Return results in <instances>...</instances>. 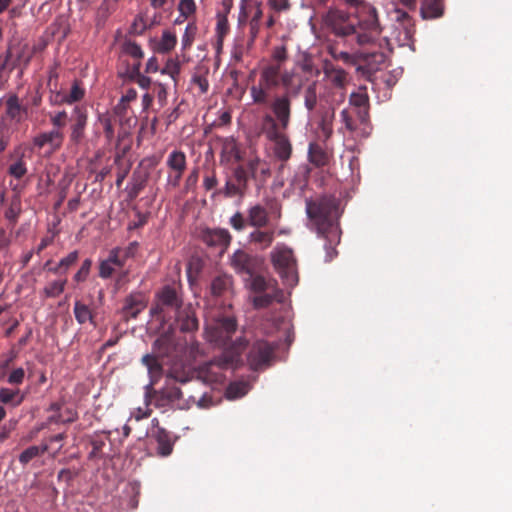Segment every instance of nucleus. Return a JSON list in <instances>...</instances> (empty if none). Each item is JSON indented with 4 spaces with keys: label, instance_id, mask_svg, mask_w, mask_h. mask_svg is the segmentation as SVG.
I'll list each match as a JSON object with an SVG mask.
<instances>
[{
    "label": "nucleus",
    "instance_id": "nucleus-1",
    "mask_svg": "<svg viewBox=\"0 0 512 512\" xmlns=\"http://www.w3.org/2000/svg\"><path fill=\"white\" fill-rule=\"evenodd\" d=\"M322 20L324 26L352 50L372 44L381 33L373 7H362L357 25L348 13L339 9H329Z\"/></svg>",
    "mask_w": 512,
    "mask_h": 512
},
{
    "label": "nucleus",
    "instance_id": "nucleus-2",
    "mask_svg": "<svg viewBox=\"0 0 512 512\" xmlns=\"http://www.w3.org/2000/svg\"><path fill=\"white\" fill-rule=\"evenodd\" d=\"M306 213L318 236L325 240L326 260L331 261L336 255V246L340 242L338 225L339 203L332 195H320L306 199Z\"/></svg>",
    "mask_w": 512,
    "mask_h": 512
},
{
    "label": "nucleus",
    "instance_id": "nucleus-3",
    "mask_svg": "<svg viewBox=\"0 0 512 512\" xmlns=\"http://www.w3.org/2000/svg\"><path fill=\"white\" fill-rule=\"evenodd\" d=\"M291 111L289 102L284 98L273 103L272 114L263 116V131L268 140L274 143L275 157L286 162L292 154V145L289 138L283 133L290 124Z\"/></svg>",
    "mask_w": 512,
    "mask_h": 512
},
{
    "label": "nucleus",
    "instance_id": "nucleus-4",
    "mask_svg": "<svg viewBox=\"0 0 512 512\" xmlns=\"http://www.w3.org/2000/svg\"><path fill=\"white\" fill-rule=\"evenodd\" d=\"M280 86V64H269L260 71L257 84L250 87L252 101L256 105L269 107L272 111L273 103L280 98H286L291 110V99L288 94L274 96Z\"/></svg>",
    "mask_w": 512,
    "mask_h": 512
},
{
    "label": "nucleus",
    "instance_id": "nucleus-5",
    "mask_svg": "<svg viewBox=\"0 0 512 512\" xmlns=\"http://www.w3.org/2000/svg\"><path fill=\"white\" fill-rule=\"evenodd\" d=\"M244 351L243 343H238L218 358L201 365L197 370V378L206 384H221L225 380V370L233 367L239 361Z\"/></svg>",
    "mask_w": 512,
    "mask_h": 512
},
{
    "label": "nucleus",
    "instance_id": "nucleus-6",
    "mask_svg": "<svg viewBox=\"0 0 512 512\" xmlns=\"http://www.w3.org/2000/svg\"><path fill=\"white\" fill-rule=\"evenodd\" d=\"M323 73L329 81V86L325 88L320 100L331 105H341L346 99V88L350 80L348 73L329 60L323 63Z\"/></svg>",
    "mask_w": 512,
    "mask_h": 512
},
{
    "label": "nucleus",
    "instance_id": "nucleus-7",
    "mask_svg": "<svg viewBox=\"0 0 512 512\" xmlns=\"http://www.w3.org/2000/svg\"><path fill=\"white\" fill-rule=\"evenodd\" d=\"M237 329L236 320L233 317H222L207 324L205 333L207 340L219 348H223V353L232 350L238 343H243L246 348V341L237 339L232 341V337Z\"/></svg>",
    "mask_w": 512,
    "mask_h": 512
},
{
    "label": "nucleus",
    "instance_id": "nucleus-8",
    "mask_svg": "<svg viewBox=\"0 0 512 512\" xmlns=\"http://www.w3.org/2000/svg\"><path fill=\"white\" fill-rule=\"evenodd\" d=\"M184 306L180 286L165 285L156 293L155 305L151 308V313L163 320L171 319L172 315Z\"/></svg>",
    "mask_w": 512,
    "mask_h": 512
},
{
    "label": "nucleus",
    "instance_id": "nucleus-9",
    "mask_svg": "<svg viewBox=\"0 0 512 512\" xmlns=\"http://www.w3.org/2000/svg\"><path fill=\"white\" fill-rule=\"evenodd\" d=\"M282 217V206L276 198H265V204L257 203L247 209V223L252 228H266Z\"/></svg>",
    "mask_w": 512,
    "mask_h": 512
},
{
    "label": "nucleus",
    "instance_id": "nucleus-10",
    "mask_svg": "<svg viewBox=\"0 0 512 512\" xmlns=\"http://www.w3.org/2000/svg\"><path fill=\"white\" fill-rule=\"evenodd\" d=\"M272 263L287 287L298 283L296 259L292 249L286 246H276L271 253Z\"/></svg>",
    "mask_w": 512,
    "mask_h": 512
},
{
    "label": "nucleus",
    "instance_id": "nucleus-11",
    "mask_svg": "<svg viewBox=\"0 0 512 512\" xmlns=\"http://www.w3.org/2000/svg\"><path fill=\"white\" fill-rule=\"evenodd\" d=\"M64 132L60 130L43 131L32 138L33 149L51 156L61 149L64 142Z\"/></svg>",
    "mask_w": 512,
    "mask_h": 512
},
{
    "label": "nucleus",
    "instance_id": "nucleus-12",
    "mask_svg": "<svg viewBox=\"0 0 512 512\" xmlns=\"http://www.w3.org/2000/svg\"><path fill=\"white\" fill-rule=\"evenodd\" d=\"M69 142L78 146L85 139V131L88 123V109L84 105H76L69 118Z\"/></svg>",
    "mask_w": 512,
    "mask_h": 512
},
{
    "label": "nucleus",
    "instance_id": "nucleus-13",
    "mask_svg": "<svg viewBox=\"0 0 512 512\" xmlns=\"http://www.w3.org/2000/svg\"><path fill=\"white\" fill-rule=\"evenodd\" d=\"M230 264L237 274L246 278L258 273L262 262L257 256L238 249L231 256Z\"/></svg>",
    "mask_w": 512,
    "mask_h": 512
},
{
    "label": "nucleus",
    "instance_id": "nucleus-14",
    "mask_svg": "<svg viewBox=\"0 0 512 512\" xmlns=\"http://www.w3.org/2000/svg\"><path fill=\"white\" fill-rule=\"evenodd\" d=\"M248 188V172L244 165H238L232 171V175L227 178L223 190L219 191L225 197H243Z\"/></svg>",
    "mask_w": 512,
    "mask_h": 512
},
{
    "label": "nucleus",
    "instance_id": "nucleus-15",
    "mask_svg": "<svg viewBox=\"0 0 512 512\" xmlns=\"http://www.w3.org/2000/svg\"><path fill=\"white\" fill-rule=\"evenodd\" d=\"M232 8L233 0H222L220 8L216 12L215 37L218 51L222 49L224 39L230 32L228 15Z\"/></svg>",
    "mask_w": 512,
    "mask_h": 512
},
{
    "label": "nucleus",
    "instance_id": "nucleus-16",
    "mask_svg": "<svg viewBox=\"0 0 512 512\" xmlns=\"http://www.w3.org/2000/svg\"><path fill=\"white\" fill-rule=\"evenodd\" d=\"M199 238L208 247L219 249L223 253L230 245L232 236L224 228H205L201 230Z\"/></svg>",
    "mask_w": 512,
    "mask_h": 512
},
{
    "label": "nucleus",
    "instance_id": "nucleus-17",
    "mask_svg": "<svg viewBox=\"0 0 512 512\" xmlns=\"http://www.w3.org/2000/svg\"><path fill=\"white\" fill-rule=\"evenodd\" d=\"M274 352V347L267 341L258 340L256 341L248 354V362L252 369L258 370L262 366L266 365Z\"/></svg>",
    "mask_w": 512,
    "mask_h": 512
},
{
    "label": "nucleus",
    "instance_id": "nucleus-18",
    "mask_svg": "<svg viewBox=\"0 0 512 512\" xmlns=\"http://www.w3.org/2000/svg\"><path fill=\"white\" fill-rule=\"evenodd\" d=\"M7 174L16 180H21L28 173L25 160V149L22 145L16 146L8 155Z\"/></svg>",
    "mask_w": 512,
    "mask_h": 512
},
{
    "label": "nucleus",
    "instance_id": "nucleus-19",
    "mask_svg": "<svg viewBox=\"0 0 512 512\" xmlns=\"http://www.w3.org/2000/svg\"><path fill=\"white\" fill-rule=\"evenodd\" d=\"M6 204L4 218L7 221V228L12 230L22 213V201L19 193H14L10 198L5 199V194H0V205Z\"/></svg>",
    "mask_w": 512,
    "mask_h": 512
},
{
    "label": "nucleus",
    "instance_id": "nucleus-20",
    "mask_svg": "<svg viewBox=\"0 0 512 512\" xmlns=\"http://www.w3.org/2000/svg\"><path fill=\"white\" fill-rule=\"evenodd\" d=\"M28 108L22 105L19 97L16 94H11L5 101V114L1 118L0 124L4 127V118L15 122L16 124L21 123L27 116Z\"/></svg>",
    "mask_w": 512,
    "mask_h": 512
},
{
    "label": "nucleus",
    "instance_id": "nucleus-21",
    "mask_svg": "<svg viewBox=\"0 0 512 512\" xmlns=\"http://www.w3.org/2000/svg\"><path fill=\"white\" fill-rule=\"evenodd\" d=\"M338 105H331L330 103H325L320 107V120L318 123V127L320 129L321 137L323 141H328L334 132L333 124L335 120V109Z\"/></svg>",
    "mask_w": 512,
    "mask_h": 512
},
{
    "label": "nucleus",
    "instance_id": "nucleus-22",
    "mask_svg": "<svg viewBox=\"0 0 512 512\" xmlns=\"http://www.w3.org/2000/svg\"><path fill=\"white\" fill-rule=\"evenodd\" d=\"M349 104L356 109L357 118L361 123L369 120V96L364 86L358 88L357 91L351 93Z\"/></svg>",
    "mask_w": 512,
    "mask_h": 512
},
{
    "label": "nucleus",
    "instance_id": "nucleus-23",
    "mask_svg": "<svg viewBox=\"0 0 512 512\" xmlns=\"http://www.w3.org/2000/svg\"><path fill=\"white\" fill-rule=\"evenodd\" d=\"M172 318L175 319L177 327L182 332H193L198 329L199 322L195 314L193 307L188 304L177 311Z\"/></svg>",
    "mask_w": 512,
    "mask_h": 512
},
{
    "label": "nucleus",
    "instance_id": "nucleus-24",
    "mask_svg": "<svg viewBox=\"0 0 512 512\" xmlns=\"http://www.w3.org/2000/svg\"><path fill=\"white\" fill-rule=\"evenodd\" d=\"M146 306L147 303L142 293H131L125 298L121 311L124 320L136 319Z\"/></svg>",
    "mask_w": 512,
    "mask_h": 512
},
{
    "label": "nucleus",
    "instance_id": "nucleus-25",
    "mask_svg": "<svg viewBox=\"0 0 512 512\" xmlns=\"http://www.w3.org/2000/svg\"><path fill=\"white\" fill-rule=\"evenodd\" d=\"M153 398L157 407H167L182 398V391L175 384H166L161 390L153 391Z\"/></svg>",
    "mask_w": 512,
    "mask_h": 512
},
{
    "label": "nucleus",
    "instance_id": "nucleus-26",
    "mask_svg": "<svg viewBox=\"0 0 512 512\" xmlns=\"http://www.w3.org/2000/svg\"><path fill=\"white\" fill-rule=\"evenodd\" d=\"M150 438L157 443V454L159 456L167 457L172 453L174 442L170 432L162 427H157V429L151 430Z\"/></svg>",
    "mask_w": 512,
    "mask_h": 512
},
{
    "label": "nucleus",
    "instance_id": "nucleus-27",
    "mask_svg": "<svg viewBox=\"0 0 512 512\" xmlns=\"http://www.w3.org/2000/svg\"><path fill=\"white\" fill-rule=\"evenodd\" d=\"M275 228L268 226L266 228H254L249 234L248 240L261 250L269 248L275 240Z\"/></svg>",
    "mask_w": 512,
    "mask_h": 512
},
{
    "label": "nucleus",
    "instance_id": "nucleus-28",
    "mask_svg": "<svg viewBox=\"0 0 512 512\" xmlns=\"http://www.w3.org/2000/svg\"><path fill=\"white\" fill-rule=\"evenodd\" d=\"M304 79L299 73L293 71L280 72V85L286 89V93L289 97L296 96L299 94L303 87Z\"/></svg>",
    "mask_w": 512,
    "mask_h": 512
},
{
    "label": "nucleus",
    "instance_id": "nucleus-29",
    "mask_svg": "<svg viewBox=\"0 0 512 512\" xmlns=\"http://www.w3.org/2000/svg\"><path fill=\"white\" fill-rule=\"evenodd\" d=\"M284 301V293L277 286L272 287L270 291L262 292L253 297V305L257 309L266 308L273 302L281 303Z\"/></svg>",
    "mask_w": 512,
    "mask_h": 512
},
{
    "label": "nucleus",
    "instance_id": "nucleus-30",
    "mask_svg": "<svg viewBox=\"0 0 512 512\" xmlns=\"http://www.w3.org/2000/svg\"><path fill=\"white\" fill-rule=\"evenodd\" d=\"M177 44V35L175 32L170 29H165L162 31L161 36L154 40L153 42V50L158 54H168Z\"/></svg>",
    "mask_w": 512,
    "mask_h": 512
},
{
    "label": "nucleus",
    "instance_id": "nucleus-31",
    "mask_svg": "<svg viewBox=\"0 0 512 512\" xmlns=\"http://www.w3.org/2000/svg\"><path fill=\"white\" fill-rule=\"evenodd\" d=\"M233 279L230 275L216 276L211 282V293L215 297L226 296L232 291Z\"/></svg>",
    "mask_w": 512,
    "mask_h": 512
},
{
    "label": "nucleus",
    "instance_id": "nucleus-32",
    "mask_svg": "<svg viewBox=\"0 0 512 512\" xmlns=\"http://www.w3.org/2000/svg\"><path fill=\"white\" fill-rule=\"evenodd\" d=\"M73 312L75 319L79 324L83 325L89 322L93 327H96L95 313L88 305L76 300L74 302Z\"/></svg>",
    "mask_w": 512,
    "mask_h": 512
},
{
    "label": "nucleus",
    "instance_id": "nucleus-33",
    "mask_svg": "<svg viewBox=\"0 0 512 512\" xmlns=\"http://www.w3.org/2000/svg\"><path fill=\"white\" fill-rule=\"evenodd\" d=\"M84 96L85 89L81 86V83L78 80H75L68 93L56 95L55 102L73 104L82 100Z\"/></svg>",
    "mask_w": 512,
    "mask_h": 512
},
{
    "label": "nucleus",
    "instance_id": "nucleus-34",
    "mask_svg": "<svg viewBox=\"0 0 512 512\" xmlns=\"http://www.w3.org/2000/svg\"><path fill=\"white\" fill-rule=\"evenodd\" d=\"M444 6L442 0H422L421 16L423 19H435L443 15Z\"/></svg>",
    "mask_w": 512,
    "mask_h": 512
},
{
    "label": "nucleus",
    "instance_id": "nucleus-35",
    "mask_svg": "<svg viewBox=\"0 0 512 512\" xmlns=\"http://www.w3.org/2000/svg\"><path fill=\"white\" fill-rule=\"evenodd\" d=\"M175 349V342L170 334H162L153 344V352L160 357L169 356Z\"/></svg>",
    "mask_w": 512,
    "mask_h": 512
},
{
    "label": "nucleus",
    "instance_id": "nucleus-36",
    "mask_svg": "<svg viewBox=\"0 0 512 512\" xmlns=\"http://www.w3.org/2000/svg\"><path fill=\"white\" fill-rule=\"evenodd\" d=\"M359 58H361L372 70H378L381 65H383L387 59V55L385 52L380 50H371V51H360L358 53Z\"/></svg>",
    "mask_w": 512,
    "mask_h": 512
},
{
    "label": "nucleus",
    "instance_id": "nucleus-37",
    "mask_svg": "<svg viewBox=\"0 0 512 512\" xmlns=\"http://www.w3.org/2000/svg\"><path fill=\"white\" fill-rule=\"evenodd\" d=\"M308 157L309 161L317 167H323L329 163L328 152L318 143H310Z\"/></svg>",
    "mask_w": 512,
    "mask_h": 512
},
{
    "label": "nucleus",
    "instance_id": "nucleus-38",
    "mask_svg": "<svg viewBox=\"0 0 512 512\" xmlns=\"http://www.w3.org/2000/svg\"><path fill=\"white\" fill-rule=\"evenodd\" d=\"M166 166L168 170L177 172L178 170L186 171L187 169V156L185 152L179 149L172 150L166 159Z\"/></svg>",
    "mask_w": 512,
    "mask_h": 512
},
{
    "label": "nucleus",
    "instance_id": "nucleus-39",
    "mask_svg": "<svg viewBox=\"0 0 512 512\" xmlns=\"http://www.w3.org/2000/svg\"><path fill=\"white\" fill-rule=\"evenodd\" d=\"M12 58V50L8 49L5 53L0 54V89L7 82L10 73L16 68L15 63H10Z\"/></svg>",
    "mask_w": 512,
    "mask_h": 512
},
{
    "label": "nucleus",
    "instance_id": "nucleus-40",
    "mask_svg": "<svg viewBox=\"0 0 512 512\" xmlns=\"http://www.w3.org/2000/svg\"><path fill=\"white\" fill-rule=\"evenodd\" d=\"M25 395L19 389L13 390L6 387L0 388V403L10 404L12 407H18L24 401Z\"/></svg>",
    "mask_w": 512,
    "mask_h": 512
},
{
    "label": "nucleus",
    "instance_id": "nucleus-41",
    "mask_svg": "<svg viewBox=\"0 0 512 512\" xmlns=\"http://www.w3.org/2000/svg\"><path fill=\"white\" fill-rule=\"evenodd\" d=\"M244 279L249 282L250 289L256 293V295L262 292L270 291L272 287L277 286L276 282L266 280L263 276L258 275L257 273L252 277H246Z\"/></svg>",
    "mask_w": 512,
    "mask_h": 512
},
{
    "label": "nucleus",
    "instance_id": "nucleus-42",
    "mask_svg": "<svg viewBox=\"0 0 512 512\" xmlns=\"http://www.w3.org/2000/svg\"><path fill=\"white\" fill-rule=\"evenodd\" d=\"M12 50V58L10 63H15L16 68L20 65H23L24 68L27 67L35 53L36 47H33L32 49L29 48L28 45H22L18 48L16 54H14L13 49Z\"/></svg>",
    "mask_w": 512,
    "mask_h": 512
},
{
    "label": "nucleus",
    "instance_id": "nucleus-43",
    "mask_svg": "<svg viewBox=\"0 0 512 512\" xmlns=\"http://www.w3.org/2000/svg\"><path fill=\"white\" fill-rule=\"evenodd\" d=\"M222 161H240V150L233 139H226L222 146L221 152Z\"/></svg>",
    "mask_w": 512,
    "mask_h": 512
},
{
    "label": "nucleus",
    "instance_id": "nucleus-44",
    "mask_svg": "<svg viewBox=\"0 0 512 512\" xmlns=\"http://www.w3.org/2000/svg\"><path fill=\"white\" fill-rule=\"evenodd\" d=\"M198 33V26L196 24V21H190L186 25V28L184 30V33L181 38V50L182 51H188L191 49L196 36Z\"/></svg>",
    "mask_w": 512,
    "mask_h": 512
},
{
    "label": "nucleus",
    "instance_id": "nucleus-45",
    "mask_svg": "<svg viewBox=\"0 0 512 512\" xmlns=\"http://www.w3.org/2000/svg\"><path fill=\"white\" fill-rule=\"evenodd\" d=\"M395 20L400 24V26L405 31L406 39H409L414 33V22L411 16L407 11L402 9L395 10Z\"/></svg>",
    "mask_w": 512,
    "mask_h": 512
},
{
    "label": "nucleus",
    "instance_id": "nucleus-46",
    "mask_svg": "<svg viewBox=\"0 0 512 512\" xmlns=\"http://www.w3.org/2000/svg\"><path fill=\"white\" fill-rule=\"evenodd\" d=\"M49 449L48 444H42L41 446H30L27 449H25L20 455H19V462L22 465L28 464L32 459L46 453Z\"/></svg>",
    "mask_w": 512,
    "mask_h": 512
},
{
    "label": "nucleus",
    "instance_id": "nucleus-47",
    "mask_svg": "<svg viewBox=\"0 0 512 512\" xmlns=\"http://www.w3.org/2000/svg\"><path fill=\"white\" fill-rule=\"evenodd\" d=\"M327 51L331 55V57L336 61H341L349 65L356 64V59L354 55L350 54L347 51L339 50L337 45L335 44H328Z\"/></svg>",
    "mask_w": 512,
    "mask_h": 512
},
{
    "label": "nucleus",
    "instance_id": "nucleus-48",
    "mask_svg": "<svg viewBox=\"0 0 512 512\" xmlns=\"http://www.w3.org/2000/svg\"><path fill=\"white\" fill-rule=\"evenodd\" d=\"M160 356L155 354H146L142 357V363L147 367L152 376H160L162 372V365L159 361Z\"/></svg>",
    "mask_w": 512,
    "mask_h": 512
},
{
    "label": "nucleus",
    "instance_id": "nucleus-49",
    "mask_svg": "<svg viewBox=\"0 0 512 512\" xmlns=\"http://www.w3.org/2000/svg\"><path fill=\"white\" fill-rule=\"evenodd\" d=\"M318 94H317V84L316 82H312L307 86L304 92V105L305 108L311 112L317 106Z\"/></svg>",
    "mask_w": 512,
    "mask_h": 512
},
{
    "label": "nucleus",
    "instance_id": "nucleus-50",
    "mask_svg": "<svg viewBox=\"0 0 512 512\" xmlns=\"http://www.w3.org/2000/svg\"><path fill=\"white\" fill-rule=\"evenodd\" d=\"M66 280H56L49 284H47L44 289L43 293L47 298H56L60 294L63 293L66 285Z\"/></svg>",
    "mask_w": 512,
    "mask_h": 512
},
{
    "label": "nucleus",
    "instance_id": "nucleus-51",
    "mask_svg": "<svg viewBox=\"0 0 512 512\" xmlns=\"http://www.w3.org/2000/svg\"><path fill=\"white\" fill-rule=\"evenodd\" d=\"M248 392V384L245 382H233L226 391L227 397L236 399L244 396Z\"/></svg>",
    "mask_w": 512,
    "mask_h": 512
},
{
    "label": "nucleus",
    "instance_id": "nucleus-52",
    "mask_svg": "<svg viewBox=\"0 0 512 512\" xmlns=\"http://www.w3.org/2000/svg\"><path fill=\"white\" fill-rule=\"evenodd\" d=\"M68 120V114L65 110L58 111L53 115H50V122L53 126L52 130H60L63 131V128L66 126Z\"/></svg>",
    "mask_w": 512,
    "mask_h": 512
},
{
    "label": "nucleus",
    "instance_id": "nucleus-53",
    "mask_svg": "<svg viewBox=\"0 0 512 512\" xmlns=\"http://www.w3.org/2000/svg\"><path fill=\"white\" fill-rule=\"evenodd\" d=\"M123 51L135 60H141L144 56L140 45L133 41H126L123 44Z\"/></svg>",
    "mask_w": 512,
    "mask_h": 512
},
{
    "label": "nucleus",
    "instance_id": "nucleus-54",
    "mask_svg": "<svg viewBox=\"0 0 512 512\" xmlns=\"http://www.w3.org/2000/svg\"><path fill=\"white\" fill-rule=\"evenodd\" d=\"M78 257L79 254L77 251L70 252L66 257L59 261L58 266L52 269V271L54 273H60L61 269L67 270L70 266L77 262Z\"/></svg>",
    "mask_w": 512,
    "mask_h": 512
},
{
    "label": "nucleus",
    "instance_id": "nucleus-55",
    "mask_svg": "<svg viewBox=\"0 0 512 512\" xmlns=\"http://www.w3.org/2000/svg\"><path fill=\"white\" fill-rule=\"evenodd\" d=\"M196 3L194 0H180L178 4V11L184 19H188L196 12Z\"/></svg>",
    "mask_w": 512,
    "mask_h": 512
},
{
    "label": "nucleus",
    "instance_id": "nucleus-56",
    "mask_svg": "<svg viewBox=\"0 0 512 512\" xmlns=\"http://www.w3.org/2000/svg\"><path fill=\"white\" fill-rule=\"evenodd\" d=\"M229 224L237 232H241L247 226H249L247 223V216L244 217V215L239 211L231 216V218L229 219Z\"/></svg>",
    "mask_w": 512,
    "mask_h": 512
},
{
    "label": "nucleus",
    "instance_id": "nucleus-57",
    "mask_svg": "<svg viewBox=\"0 0 512 512\" xmlns=\"http://www.w3.org/2000/svg\"><path fill=\"white\" fill-rule=\"evenodd\" d=\"M108 261L113 264L114 267L122 268L126 263V258L122 254L121 248H113L108 255Z\"/></svg>",
    "mask_w": 512,
    "mask_h": 512
},
{
    "label": "nucleus",
    "instance_id": "nucleus-58",
    "mask_svg": "<svg viewBox=\"0 0 512 512\" xmlns=\"http://www.w3.org/2000/svg\"><path fill=\"white\" fill-rule=\"evenodd\" d=\"M198 179L199 169L195 167L190 171L189 175L185 179L184 190L186 192H194L197 187Z\"/></svg>",
    "mask_w": 512,
    "mask_h": 512
},
{
    "label": "nucleus",
    "instance_id": "nucleus-59",
    "mask_svg": "<svg viewBox=\"0 0 512 512\" xmlns=\"http://www.w3.org/2000/svg\"><path fill=\"white\" fill-rule=\"evenodd\" d=\"M137 98V91L134 88H129L127 91L122 95L119 104L116 107V110L118 112H123L127 105L136 100Z\"/></svg>",
    "mask_w": 512,
    "mask_h": 512
},
{
    "label": "nucleus",
    "instance_id": "nucleus-60",
    "mask_svg": "<svg viewBox=\"0 0 512 512\" xmlns=\"http://www.w3.org/2000/svg\"><path fill=\"white\" fill-rule=\"evenodd\" d=\"M163 74L170 75L174 80L180 74V63L177 58H170L167 60L165 67L162 70Z\"/></svg>",
    "mask_w": 512,
    "mask_h": 512
},
{
    "label": "nucleus",
    "instance_id": "nucleus-61",
    "mask_svg": "<svg viewBox=\"0 0 512 512\" xmlns=\"http://www.w3.org/2000/svg\"><path fill=\"white\" fill-rule=\"evenodd\" d=\"M185 171L178 170L177 172L168 170L166 187L170 189H176L180 186Z\"/></svg>",
    "mask_w": 512,
    "mask_h": 512
},
{
    "label": "nucleus",
    "instance_id": "nucleus-62",
    "mask_svg": "<svg viewBox=\"0 0 512 512\" xmlns=\"http://www.w3.org/2000/svg\"><path fill=\"white\" fill-rule=\"evenodd\" d=\"M261 160L258 157L251 158L247 161L244 166L248 172V179L252 178L254 180H258V171L261 166Z\"/></svg>",
    "mask_w": 512,
    "mask_h": 512
},
{
    "label": "nucleus",
    "instance_id": "nucleus-63",
    "mask_svg": "<svg viewBox=\"0 0 512 512\" xmlns=\"http://www.w3.org/2000/svg\"><path fill=\"white\" fill-rule=\"evenodd\" d=\"M91 266H92L91 259H85L82 262L80 269L75 273V275L73 277L74 281H76L78 283L84 282L90 273Z\"/></svg>",
    "mask_w": 512,
    "mask_h": 512
},
{
    "label": "nucleus",
    "instance_id": "nucleus-64",
    "mask_svg": "<svg viewBox=\"0 0 512 512\" xmlns=\"http://www.w3.org/2000/svg\"><path fill=\"white\" fill-rule=\"evenodd\" d=\"M115 272V267L108 259L102 260L99 264V277L102 279L110 278Z\"/></svg>",
    "mask_w": 512,
    "mask_h": 512
}]
</instances>
